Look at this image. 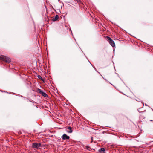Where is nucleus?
<instances>
[{
	"label": "nucleus",
	"instance_id": "nucleus-2",
	"mask_svg": "<svg viewBox=\"0 0 153 153\" xmlns=\"http://www.w3.org/2000/svg\"><path fill=\"white\" fill-rule=\"evenodd\" d=\"M107 38L109 42L111 45L113 47H114L115 46V44L114 41L109 36H107Z\"/></svg>",
	"mask_w": 153,
	"mask_h": 153
},
{
	"label": "nucleus",
	"instance_id": "nucleus-10",
	"mask_svg": "<svg viewBox=\"0 0 153 153\" xmlns=\"http://www.w3.org/2000/svg\"><path fill=\"white\" fill-rule=\"evenodd\" d=\"M141 109H142V108H139L138 109V111L139 112H142V111H141Z\"/></svg>",
	"mask_w": 153,
	"mask_h": 153
},
{
	"label": "nucleus",
	"instance_id": "nucleus-12",
	"mask_svg": "<svg viewBox=\"0 0 153 153\" xmlns=\"http://www.w3.org/2000/svg\"><path fill=\"white\" fill-rule=\"evenodd\" d=\"M93 137H92L91 138V143H92L93 141Z\"/></svg>",
	"mask_w": 153,
	"mask_h": 153
},
{
	"label": "nucleus",
	"instance_id": "nucleus-9",
	"mask_svg": "<svg viewBox=\"0 0 153 153\" xmlns=\"http://www.w3.org/2000/svg\"><path fill=\"white\" fill-rule=\"evenodd\" d=\"M37 77L39 78V79H41L42 81L44 82V81L43 79L42 78V77L40 75H38Z\"/></svg>",
	"mask_w": 153,
	"mask_h": 153
},
{
	"label": "nucleus",
	"instance_id": "nucleus-13",
	"mask_svg": "<svg viewBox=\"0 0 153 153\" xmlns=\"http://www.w3.org/2000/svg\"><path fill=\"white\" fill-rule=\"evenodd\" d=\"M140 104L142 105V108H143V106H144V104L142 102H141L140 103Z\"/></svg>",
	"mask_w": 153,
	"mask_h": 153
},
{
	"label": "nucleus",
	"instance_id": "nucleus-5",
	"mask_svg": "<svg viewBox=\"0 0 153 153\" xmlns=\"http://www.w3.org/2000/svg\"><path fill=\"white\" fill-rule=\"evenodd\" d=\"M62 139L63 140H69L70 138V137L67 136L66 134H64L62 137Z\"/></svg>",
	"mask_w": 153,
	"mask_h": 153
},
{
	"label": "nucleus",
	"instance_id": "nucleus-14",
	"mask_svg": "<svg viewBox=\"0 0 153 153\" xmlns=\"http://www.w3.org/2000/svg\"><path fill=\"white\" fill-rule=\"evenodd\" d=\"M21 134V132H19V134Z\"/></svg>",
	"mask_w": 153,
	"mask_h": 153
},
{
	"label": "nucleus",
	"instance_id": "nucleus-3",
	"mask_svg": "<svg viewBox=\"0 0 153 153\" xmlns=\"http://www.w3.org/2000/svg\"><path fill=\"white\" fill-rule=\"evenodd\" d=\"M41 146V144L40 143H34L32 145V147L33 148L38 149Z\"/></svg>",
	"mask_w": 153,
	"mask_h": 153
},
{
	"label": "nucleus",
	"instance_id": "nucleus-4",
	"mask_svg": "<svg viewBox=\"0 0 153 153\" xmlns=\"http://www.w3.org/2000/svg\"><path fill=\"white\" fill-rule=\"evenodd\" d=\"M37 91L40 94L44 97H48V95L42 91L40 89H38Z\"/></svg>",
	"mask_w": 153,
	"mask_h": 153
},
{
	"label": "nucleus",
	"instance_id": "nucleus-15",
	"mask_svg": "<svg viewBox=\"0 0 153 153\" xmlns=\"http://www.w3.org/2000/svg\"><path fill=\"white\" fill-rule=\"evenodd\" d=\"M146 111V110H144V111Z\"/></svg>",
	"mask_w": 153,
	"mask_h": 153
},
{
	"label": "nucleus",
	"instance_id": "nucleus-8",
	"mask_svg": "<svg viewBox=\"0 0 153 153\" xmlns=\"http://www.w3.org/2000/svg\"><path fill=\"white\" fill-rule=\"evenodd\" d=\"M105 151L104 148H102L99 150V152L100 153H102L104 152Z\"/></svg>",
	"mask_w": 153,
	"mask_h": 153
},
{
	"label": "nucleus",
	"instance_id": "nucleus-1",
	"mask_svg": "<svg viewBox=\"0 0 153 153\" xmlns=\"http://www.w3.org/2000/svg\"><path fill=\"white\" fill-rule=\"evenodd\" d=\"M0 59L8 63L11 62V60L10 58L4 55H1L0 56Z\"/></svg>",
	"mask_w": 153,
	"mask_h": 153
},
{
	"label": "nucleus",
	"instance_id": "nucleus-11",
	"mask_svg": "<svg viewBox=\"0 0 153 153\" xmlns=\"http://www.w3.org/2000/svg\"><path fill=\"white\" fill-rule=\"evenodd\" d=\"M74 1H77L78 3H79L80 2V0H74Z\"/></svg>",
	"mask_w": 153,
	"mask_h": 153
},
{
	"label": "nucleus",
	"instance_id": "nucleus-6",
	"mask_svg": "<svg viewBox=\"0 0 153 153\" xmlns=\"http://www.w3.org/2000/svg\"><path fill=\"white\" fill-rule=\"evenodd\" d=\"M71 127L70 126L68 127L66 129V131L69 133H71L72 132V130L71 129Z\"/></svg>",
	"mask_w": 153,
	"mask_h": 153
},
{
	"label": "nucleus",
	"instance_id": "nucleus-7",
	"mask_svg": "<svg viewBox=\"0 0 153 153\" xmlns=\"http://www.w3.org/2000/svg\"><path fill=\"white\" fill-rule=\"evenodd\" d=\"M59 18V16L57 15H56L55 17L52 19V21H57Z\"/></svg>",
	"mask_w": 153,
	"mask_h": 153
}]
</instances>
